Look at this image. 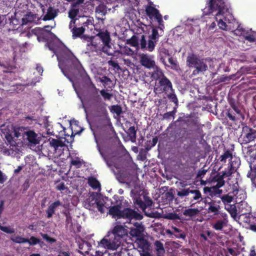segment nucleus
Wrapping results in <instances>:
<instances>
[{"label": "nucleus", "instance_id": "f257e3e1", "mask_svg": "<svg viewBox=\"0 0 256 256\" xmlns=\"http://www.w3.org/2000/svg\"><path fill=\"white\" fill-rule=\"evenodd\" d=\"M153 2H150V5L146 6V14L150 20V23L156 21L158 26H151V34L148 36L142 34L140 40V48L143 50H146L149 52H153L159 38L163 35L164 26L162 20V15L160 11L152 6Z\"/></svg>", "mask_w": 256, "mask_h": 256}, {"label": "nucleus", "instance_id": "f03ea898", "mask_svg": "<svg viewBox=\"0 0 256 256\" xmlns=\"http://www.w3.org/2000/svg\"><path fill=\"white\" fill-rule=\"evenodd\" d=\"M101 96L104 100H110L112 94L107 92L104 89L100 90L96 88L94 84L88 90L86 101L89 106L92 108L94 115L96 117L106 118L108 116V111L106 108V104L103 102Z\"/></svg>", "mask_w": 256, "mask_h": 256}, {"label": "nucleus", "instance_id": "7ed1b4c3", "mask_svg": "<svg viewBox=\"0 0 256 256\" xmlns=\"http://www.w3.org/2000/svg\"><path fill=\"white\" fill-rule=\"evenodd\" d=\"M46 46L56 55L59 62L60 68L62 70V66L64 64L74 68L79 72L81 70H84L79 60L63 43L50 42H48Z\"/></svg>", "mask_w": 256, "mask_h": 256}, {"label": "nucleus", "instance_id": "20e7f679", "mask_svg": "<svg viewBox=\"0 0 256 256\" xmlns=\"http://www.w3.org/2000/svg\"><path fill=\"white\" fill-rule=\"evenodd\" d=\"M228 10L224 0H208L206 8L204 9V14L208 15L216 12L215 18L220 28L227 30L228 25L223 19L225 18L224 14Z\"/></svg>", "mask_w": 256, "mask_h": 256}, {"label": "nucleus", "instance_id": "39448f33", "mask_svg": "<svg viewBox=\"0 0 256 256\" xmlns=\"http://www.w3.org/2000/svg\"><path fill=\"white\" fill-rule=\"evenodd\" d=\"M206 61V58H201L200 56L192 53L187 56L186 62L188 66L194 68L192 74L196 76L208 70V66Z\"/></svg>", "mask_w": 256, "mask_h": 256}, {"label": "nucleus", "instance_id": "423d86ee", "mask_svg": "<svg viewBox=\"0 0 256 256\" xmlns=\"http://www.w3.org/2000/svg\"><path fill=\"white\" fill-rule=\"evenodd\" d=\"M134 189L130 192L134 202L137 204L141 209L144 210L147 208L152 206V201L148 194L140 188L138 186H134Z\"/></svg>", "mask_w": 256, "mask_h": 256}, {"label": "nucleus", "instance_id": "0eeeda50", "mask_svg": "<svg viewBox=\"0 0 256 256\" xmlns=\"http://www.w3.org/2000/svg\"><path fill=\"white\" fill-rule=\"evenodd\" d=\"M177 195L180 198L186 197L190 202L194 201L199 202L202 199L200 191L194 186L180 189V190L178 191Z\"/></svg>", "mask_w": 256, "mask_h": 256}, {"label": "nucleus", "instance_id": "6e6552de", "mask_svg": "<svg viewBox=\"0 0 256 256\" xmlns=\"http://www.w3.org/2000/svg\"><path fill=\"white\" fill-rule=\"evenodd\" d=\"M172 84L170 80L166 76L162 78L156 84L154 88V92L156 94L165 93L168 94L169 92H172Z\"/></svg>", "mask_w": 256, "mask_h": 256}, {"label": "nucleus", "instance_id": "1a4fd4ad", "mask_svg": "<svg viewBox=\"0 0 256 256\" xmlns=\"http://www.w3.org/2000/svg\"><path fill=\"white\" fill-rule=\"evenodd\" d=\"M240 138L243 144L254 141L256 139V130L245 126L242 128Z\"/></svg>", "mask_w": 256, "mask_h": 256}, {"label": "nucleus", "instance_id": "9d476101", "mask_svg": "<svg viewBox=\"0 0 256 256\" xmlns=\"http://www.w3.org/2000/svg\"><path fill=\"white\" fill-rule=\"evenodd\" d=\"M142 218V214L130 208H124L122 210L121 218L126 219L127 221L130 222L132 220H141Z\"/></svg>", "mask_w": 256, "mask_h": 256}, {"label": "nucleus", "instance_id": "9b49d317", "mask_svg": "<svg viewBox=\"0 0 256 256\" xmlns=\"http://www.w3.org/2000/svg\"><path fill=\"white\" fill-rule=\"evenodd\" d=\"M109 236L108 235L104 238L98 243V246L108 250H116L120 246V242L113 238L108 239L107 238Z\"/></svg>", "mask_w": 256, "mask_h": 256}, {"label": "nucleus", "instance_id": "f8f14e48", "mask_svg": "<svg viewBox=\"0 0 256 256\" xmlns=\"http://www.w3.org/2000/svg\"><path fill=\"white\" fill-rule=\"evenodd\" d=\"M128 233L126 230L122 225H116L112 229L111 234L113 235L114 240H118L121 243V239L124 236H126Z\"/></svg>", "mask_w": 256, "mask_h": 256}, {"label": "nucleus", "instance_id": "ddd939ff", "mask_svg": "<svg viewBox=\"0 0 256 256\" xmlns=\"http://www.w3.org/2000/svg\"><path fill=\"white\" fill-rule=\"evenodd\" d=\"M153 58V56L142 54L140 56V63L142 66L147 68H154L156 63Z\"/></svg>", "mask_w": 256, "mask_h": 256}, {"label": "nucleus", "instance_id": "4468645a", "mask_svg": "<svg viewBox=\"0 0 256 256\" xmlns=\"http://www.w3.org/2000/svg\"><path fill=\"white\" fill-rule=\"evenodd\" d=\"M69 28L72 32L73 38L80 37L85 32V28L84 26L77 27L76 22L70 21L69 24Z\"/></svg>", "mask_w": 256, "mask_h": 256}, {"label": "nucleus", "instance_id": "2eb2a0df", "mask_svg": "<svg viewBox=\"0 0 256 256\" xmlns=\"http://www.w3.org/2000/svg\"><path fill=\"white\" fill-rule=\"evenodd\" d=\"M97 36L100 38L102 41L104 46L102 49L104 52H107V50H104L106 48H110V44L111 40L110 32L107 30L106 32H100L97 34Z\"/></svg>", "mask_w": 256, "mask_h": 256}, {"label": "nucleus", "instance_id": "dca6fc26", "mask_svg": "<svg viewBox=\"0 0 256 256\" xmlns=\"http://www.w3.org/2000/svg\"><path fill=\"white\" fill-rule=\"evenodd\" d=\"M86 54H92L94 56H97L101 54V48L99 47L96 42L91 41L88 43L86 48Z\"/></svg>", "mask_w": 256, "mask_h": 256}, {"label": "nucleus", "instance_id": "f3484780", "mask_svg": "<svg viewBox=\"0 0 256 256\" xmlns=\"http://www.w3.org/2000/svg\"><path fill=\"white\" fill-rule=\"evenodd\" d=\"M24 136L26 137V139L30 145H36L39 143L38 134L34 130H28L25 132Z\"/></svg>", "mask_w": 256, "mask_h": 256}, {"label": "nucleus", "instance_id": "a211bd4d", "mask_svg": "<svg viewBox=\"0 0 256 256\" xmlns=\"http://www.w3.org/2000/svg\"><path fill=\"white\" fill-rule=\"evenodd\" d=\"M220 201L218 202L211 200V202L208 203V213L212 214L214 216L218 215L220 214Z\"/></svg>", "mask_w": 256, "mask_h": 256}, {"label": "nucleus", "instance_id": "6ab92c4d", "mask_svg": "<svg viewBox=\"0 0 256 256\" xmlns=\"http://www.w3.org/2000/svg\"><path fill=\"white\" fill-rule=\"evenodd\" d=\"M41 19V18L37 14H34L30 12L26 14L24 18H22V24H27L28 23L38 24V22Z\"/></svg>", "mask_w": 256, "mask_h": 256}, {"label": "nucleus", "instance_id": "aec40b11", "mask_svg": "<svg viewBox=\"0 0 256 256\" xmlns=\"http://www.w3.org/2000/svg\"><path fill=\"white\" fill-rule=\"evenodd\" d=\"M62 206V203L60 200H56L48 206V208L46 210V217L48 218H51L55 214V212L60 206Z\"/></svg>", "mask_w": 256, "mask_h": 256}, {"label": "nucleus", "instance_id": "412c9836", "mask_svg": "<svg viewBox=\"0 0 256 256\" xmlns=\"http://www.w3.org/2000/svg\"><path fill=\"white\" fill-rule=\"evenodd\" d=\"M221 187L222 186H219L218 185L212 187H204V192L206 194L208 193L210 196L213 197L222 194V190L220 189Z\"/></svg>", "mask_w": 256, "mask_h": 256}, {"label": "nucleus", "instance_id": "4be33fe9", "mask_svg": "<svg viewBox=\"0 0 256 256\" xmlns=\"http://www.w3.org/2000/svg\"><path fill=\"white\" fill-rule=\"evenodd\" d=\"M144 228L139 224L135 225V228H132L130 230V234L133 237L142 238L144 236Z\"/></svg>", "mask_w": 256, "mask_h": 256}, {"label": "nucleus", "instance_id": "5701e85b", "mask_svg": "<svg viewBox=\"0 0 256 256\" xmlns=\"http://www.w3.org/2000/svg\"><path fill=\"white\" fill-rule=\"evenodd\" d=\"M48 141L50 146L54 148V151L56 152L58 150H60L66 146L64 142L59 139L50 138Z\"/></svg>", "mask_w": 256, "mask_h": 256}, {"label": "nucleus", "instance_id": "b1692460", "mask_svg": "<svg viewBox=\"0 0 256 256\" xmlns=\"http://www.w3.org/2000/svg\"><path fill=\"white\" fill-rule=\"evenodd\" d=\"M122 210L118 208L114 205L110 207L108 213L110 215L112 216V218L120 219L121 218Z\"/></svg>", "mask_w": 256, "mask_h": 256}, {"label": "nucleus", "instance_id": "393cba45", "mask_svg": "<svg viewBox=\"0 0 256 256\" xmlns=\"http://www.w3.org/2000/svg\"><path fill=\"white\" fill-rule=\"evenodd\" d=\"M114 198L116 200L114 206L122 210L124 207L128 206V202L124 200V196H115Z\"/></svg>", "mask_w": 256, "mask_h": 256}, {"label": "nucleus", "instance_id": "a878e982", "mask_svg": "<svg viewBox=\"0 0 256 256\" xmlns=\"http://www.w3.org/2000/svg\"><path fill=\"white\" fill-rule=\"evenodd\" d=\"M239 163L236 162H230L228 166L229 168L228 171H223L224 174L226 175V176H230L232 174H234L236 170L238 167L240 165Z\"/></svg>", "mask_w": 256, "mask_h": 256}, {"label": "nucleus", "instance_id": "bb28decb", "mask_svg": "<svg viewBox=\"0 0 256 256\" xmlns=\"http://www.w3.org/2000/svg\"><path fill=\"white\" fill-rule=\"evenodd\" d=\"M140 38L139 40L138 36L134 34L130 38L126 39V44H130L132 46L137 48L139 46L140 47Z\"/></svg>", "mask_w": 256, "mask_h": 256}, {"label": "nucleus", "instance_id": "cd10ccee", "mask_svg": "<svg viewBox=\"0 0 256 256\" xmlns=\"http://www.w3.org/2000/svg\"><path fill=\"white\" fill-rule=\"evenodd\" d=\"M99 152L101 156H102L103 160L106 163L107 166L110 168H112L113 167H115V163L113 160V158L109 156L108 155L104 154L99 148Z\"/></svg>", "mask_w": 256, "mask_h": 256}, {"label": "nucleus", "instance_id": "c85d7f7f", "mask_svg": "<svg viewBox=\"0 0 256 256\" xmlns=\"http://www.w3.org/2000/svg\"><path fill=\"white\" fill-rule=\"evenodd\" d=\"M56 16V11L52 7H49L48 9L46 14L42 18V20L44 21L50 20L54 19Z\"/></svg>", "mask_w": 256, "mask_h": 256}, {"label": "nucleus", "instance_id": "c756f323", "mask_svg": "<svg viewBox=\"0 0 256 256\" xmlns=\"http://www.w3.org/2000/svg\"><path fill=\"white\" fill-rule=\"evenodd\" d=\"M152 78L156 80H160V78L166 76L162 70L158 66H156L154 70L152 72Z\"/></svg>", "mask_w": 256, "mask_h": 256}, {"label": "nucleus", "instance_id": "7c9ffc66", "mask_svg": "<svg viewBox=\"0 0 256 256\" xmlns=\"http://www.w3.org/2000/svg\"><path fill=\"white\" fill-rule=\"evenodd\" d=\"M88 184L94 190L100 188V184L98 180L94 176H90L88 178Z\"/></svg>", "mask_w": 256, "mask_h": 256}, {"label": "nucleus", "instance_id": "2f4dec72", "mask_svg": "<svg viewBox=\"0 0 256 256\" xmlns=\"http://www.w3.org/2000/svg\"><path fill=\"white\" fill-rule=\"evenodd\" d=\"M226 116L232 122H236L240 120V118L243 117V116H238L236 112H235L230 108L227 110Z\"/></svg>", "mask_w": 256, "mask_h": 256}, {"label": "nucleus", "instance_id": "473e14b6", "mask_svg": "<svg viewBox=\"0 0 256 256\" xmlns=\"http://www.w3.org/2000/svg\"><path fill=\"white\" fill-rule=\"evenodd\" d=\"M224 176H226V175L224 174V172H222V174H216L212 178V182H216L217 184L216 185H218L219 186H223L225 184V182L224 180Z\"/></svg>", "mask_w": 256, "mask_h": 256}, {"label": "nucleus", "instance_id": "72a5a7b5", "mask_svg": "<svg viewBox=\"0 0 256 256\" xmlns=\"http://www.w3.org/2000/svg\"><path fill=\"white\" fill-rule=\"evenodd\" d=\"M240 217L243 218L244 222L250 224L252 219L253 221H254V218H256V217H253L250 214V210H248V212H242V209L240 212Z\"/></svg>", "mask_w": 256, "mask_h": 256}, {"label": "nucleus", "instance_id": "f704fd0d", "mask_svg": "<svg viewBox=\"0 0 256 256\" xmlns=\"http://www.w3.org/2000/svg\"><path fill=\"white\" fill-rule=\"evenodd\" d=\"M225 208L230 213L232 218L234 219L236 218L238 210L236 204H226Z\"/></svg>", "mask_w": 256, "mask_h": 256}, {"label": "nucleus", "instance_id": "c9c22d12", "mask_svg": "<svg viewBox=\"0 0 256 256\" xmlns=\"http://www.w3.org/2000/svg\"><path fill=\"white\" fill-rule=\"evenodd\" d=\"M200 212L198 208H188L186 209L183 212V214L185 216L192 218L196 216Z\"/></svg>", "mask_w": 256, "mask_h": 256}, {"label": "nucleus", "instance_id": "e433bc0d", "mask_svg": "<svg viewBox=\"0 0 256 256\" xmlns=\"http://www.w3.org/2000/svg\"><path fill=\"white\" fill-rule=\"evenodd\" d=\"M172 229L174 230V232L175 233L174 234L176 238H182L184 240L186 238V235L184 232L182 231V230L175 226H172Z\"/></svg>", "mask_w": 256, "mask_h": 256}, {"label": "nucleus", "instance_id": "4c0bfd02", "mask_svg": "<svg viewBox=\"0 0 256 256\" xmlns=\"http://www.w3.org/2000/svg\"><path fill=\"white\" fill-rule=\"evenodd\" d=\"M127 133L132 142H135L136 136V130L134 126H130L128 129Z\"/></svg>", "mask_w": 256, "mask_h": 256}, {"label": "nucleus", "instance_id": "58836bf2", "mask_svg": "<svg viewBox=\"0 0 256 256\" xmlns=\"http://www.w3.org/2000/svg\"><path fill=\"white\" fill-rule=\"evenodd\" d=\"M75 8L74 7L73 8L69 11L68 17L72 19L70 21L74 20V22H76L77 19L76 18V17L79 13V8Z\"/></svg>", "mask_w": 256, "mask_h": 256}, {"label": "nucleus", "instance_id": "ea45409f", "mask_svg": "<svg viewBox=\"0 0 256 256\" xmlns=\"http://www.w3.org/2000/svg\"><path fill=\"white\" fill-rule=\"evenodd\" d=\"M10 240L15 243L22 244L26 243V242H28V238H24L20 236H12L10 237Z\"/></svg>", "mask_w": 256, "mask_h": 256}, {"label": "nucleus", "instance_id": "a19ab883", "mask_svg": "<svg viewBox=\"0 0 256 256\" xmlns=\"http://www.w3.org/2000/svg\"><path fill=\"white\" fill-rule=\"evenodd\" d=\"M120 52L122 54L132 55L134 54L132 50L126 46L120 47Z\"/></svg>", "mask_w": 256, "mask_h": 256}, {"label": "nucleus", "instance_id": "79ce46f5", "mask_svg": "<svg viewBox=\"0 0 256 256\" xmlns=\"http://www.w3.org/2000/svg\"><path fill=\"white\" fill-rule=\"evenodd\" d=\"M164 218L170 220H181L182 218L178 214L175 212H170L164 216Z\"/></svg>", "mask_w": 256, "mask_h": 256}, {"label": "nucleus", "instance_id": "37998d69", "mask_svg": "<svg viewBox=\"0 0 256 256\" xmlns=\"http://www.w3.org/2000/svg\"><path fill=\"white\" fill-rule=\"evenodd\" d=\"M162 198L166 200L165 202H172L174 198V196L172 192H168L162 194Z\"/></svg>", "mask_w": 256, "mask_h": 256}, {"label": "nucleus", "instance_id": "c03bdc74", "mask_svg": "<svg viewBox=\"0 0 256 256\" xmlns=\"http://www.w3.org/2000/svg\"><path fill=\"white\" fill-rule=\"evenodd\" d=\"M226 222L224 220H218L213 225V228L216 230H220L223 228Z\"/></svg>", "mask_w": 256, "mask_h": 256}, {"label": "nucleus", "instance_id": "a18cd8bd", "mask_svg": "<svg viewBox=\"0 0 256 256\" xmlns=\"http://www.w3.org/2000/svg\"><path fill=\"white\" fill-rule=\"evenodd\" d=\"M26 242L28 243L30 246H34L38 244H43V242L34 236H32L30 239H28V241Z\"/></svg>", "mask_w": 256, "mask_h": 256}, {"label": "nucleus", "instance_id": "49530a36", "mask_svg": "<svg viewBox=\"0 0 256 256\" xmlns=\"http://www.w3.org/2000/svg\"><path fill=\"white\" fill-rule=\"evenodd\" d=\"M244 39L250 42H253L256 41V32H253L250 34H246L244 36Z\"/></svg>", "mask_w": 256, "mask_h": 256}, {"label": "nucleus", "instance_id": "de8ad7c7", "mask_svg": "<svg viewBox=\"0 0 256 256\" xmlns=\"http://www.w3.org/2000/svg\"><path fill=\"white\" fill-rule=\"evenodd\" d=\"M228 158H232V154L229 150H226L224 153L220 156V161L222 162H226V160Z\"/></svg>", "mask_w": 256, "mask_h": 256}, {"label": "nucleus", "instance_id": "09e8293b", "mask_svg": "<svg viewBox=\"0 0 256 256\" xmlns=\"http://www.w3.org/2000/svg\"><path fill=\"white\" fill-rule=\"evenodd\" d=\"M233 196H229L228 194H225L222 196L221 199L222 202L226 204H230L233 200Z\"/></svg>", "mask_w": 256, "mask_h": 256}, {"label": "nucleus", "instance_id": "8fccbe9b", "mask_svg": "<svg viewBox=\"0 0 256 256\" xmlns=\"http://www.w3.org/2000/svg\"><path fill=\"white\" fill-rule=\"evenodd\" d=\"M167 94L168 98L170 100L176 104L178 103V98L174 93V90L172 92H169L168 94Z\"/></svg>", "mask_w": 256, "mask_h": 256}, {"label": "nucleus", "instance_id": "3c124183", "mask_svg": "<svg viewBox=\"0 0 256 256\" xmlns=\"http://www.w3.org/2000/svg\"><path fill=\"white\" fill-rule=\"evenodd\" d=\"M111 112L116 113L118 116H119L122 112V109L120 106L114 105L112 106Z\"/></svg>", "mask_w": 256, "mask_h": 256}, {"label": "nucleus", "instance_id": "603ef678", "mask_svg": "<svg viewBox=\"0 0 256 256\" xmlns=\"http://www.w3.org/2000/svg\"><path fill=\"white\" fill-rule=\"evenodd\" d=\"M70 164L76 166V168H80L82 166V162L80 160V158H76V160L72 159L70 161Z\"/></svg>", "mask_w": 256, "mask_h": 256}, {"label": "nucleus", "instance_id": "864d4df0", "mask_svg": "<svg viewBox=\"0 0 256 256\" xmlns=\"http://www.w3.org/2000/svg\"><path fill=\"white\" fill-rule=\"evenodd\" d=\"M175 113L176 112L174 110L167 112L163 114V119L170 120L172 118L174 119V118Z\"/></svg>", "mask_w": 256, "mask_h": 256}, {"label": "nucleus", "instance_id": "5fc2aeb1", "mask_svg": "<svg viewBox=\"0 0 256 256\" xmlns=\"http://www.w3.org/2000/svg\"><path fill=\"white\" fill-rule=\"evenodd\" d=\"M230 109L236 112L238 116H243L241 111L240 104L230 107Z\"/></svg>", "mask_w": 256, "mask_h": 256}, {"label": "nucleus", "instance_id": "6e6d98bb", "mask_svg": "<svg viewBox=\"0 0 256 256\" xmlns=\"http://www.w3.org/2000/svg\"><path fill=\"white\" fill-rule=\"evenodd\" d=\"M154 246L156 251L161 250L163 252L164 250L163 244L159 240H156L154 242Z\"/></svg>", "mask_w": 256, "mask_h": 256}, {"label": "nucleus", "instance_id": "4d7b16f0", "mask_svg": "<svg viewBox=\"0 0 256 256\" xmlns=\"http://www.w3.org/2000/svg\"><path fill=\"white\" fill-rule=\"evenodd\" d=\"M0 230L7 234H11L14 232V230L8 226H2Z\"/></svg>", "mask_w": 256, "mask_h": 256}, {"label": "nucleus", "instance_id": "13d9d810", "mask_svg": "<svg viewBox=\"0 0 256 256\" xmlns=\"http://www.w3.org/2000/svg\"><path fill=\"white\" fill-rule=\"evenodd\" d=\"M40 235L47 242H50L53 243L56 241V239L50 237L48 236V234H46L40 233Z\"/></svg>", "mask_w": 256, "mask_h": 256}, {"label": "nucleus", "instance_id": "bf43d9fd", "mask_svg": "<svg viewBox=\"0 0 256 256\" xmlns=\"http://www.w3.org/2000/svg\"><path fill=\"white\" fill-rule=\"evenodd\" d=\"M108 64L109 66H110L114 68V69L120 70V66L118 65V63L114 60H110L108 62Z\"/></svg>", "mask_w": 256, "mask_h": 256}, {"label": "nucleus", "instance_id": "052dcab7", "mask_svg": "<svg viewBox=\"0 0 256 256\" xmlns=\"http://www.w3.org/2000/svg\"><path fill=\"white\" fill-rule=\"evenodd\" d=\"M52 28H53V26H50V25L45 26L42 28H40V32H46L47 33L50 34V33H52L51 30Z\"/></svg>", "mask_w": 256, "mask_h": 256}, {"label": "nucleus", "instance_id": "680f3d73", "mask_svg": "<svg viewBox=\"0 0 256 256\" xmlns=\"http://www.w3.org/2000/svg\"><path fill=\"white\" fill-rule=\"evenodd\" d=\"M96 208L99 212H100L102 214H104V204L101 202L100 200L98 202H96Z\"/></svg>", "mask_w": 256, "mask_h": 256}, {"label": "nucleus", "instance_id": "e2e57ef3", "mask_svg": "<svg viewBox=\"0 0 256 256\" xmlns=\"http://www.w3.org/2000/svg\"><path fill=\"white\" fill-rule=\"evenodd\" d=\"M87 201L90 206H93L95 204L96 205V202H98L99 200L94 196H92L91 198L87 200Z\"/></svg>", "mask_w": 256, "mask_h": 256}, {"label": "nucleus", "instance_id": "0e129e2a", "mask_svg": "<svg viewBox=\"0 0 256 256\" xmlns=\"http://www.w3.org/2000/svg\"><path fill=\"white\" fill-rule=\"evenodd\" d=\"M228 102L230 107L240 104L238 102H236V100L232 98H228Z\"/></svg>", "mask_w": 256, "mask_h": 256}, {"label": "nucleus", "instance_id": "69168bd1", "mask_svg": "<svg viewBox=\"0 0 256 256\" xmlns=\"http://www.w3.org/2000/svg\"><path fill=\"white\" fill-rule=\"evenodd\" d=\"M64 214L66 217V222L67 224H69L72 221V216L70 214L69 212H64Z\"/></svg>", "mask_w": 256, "mask_h": 256}, {"label": "nucleus", "instance_id": "338daca9", "mask_svg": "<svg viewBox=\"0 0 256 256\" xmlns=\"http://www.w3.org/2000/svg\"><path fill=\"white\" fill-rule=\"evenodd\" d=\"M56 189L58 190H64L67 189V187L66 186L64 182H61L56 186Z\"/></svg>", "mask_w": 256, "mask_h": 256}, {"label": "nucleus", "instance_id": "774afa93", "mask_svg": "<svg viewBox=\"0 0 256 256\" xmlns=\"http://www.w3.org/2000/svg\"><path fill=\"white\" fill-rule=\"evenodd\" d=\"M254 219V221H252L253 224H250V228L252 231L256 232V218Z\"/></svg>", "mask_w": 256, "mask_h": 256}]
</instances>
